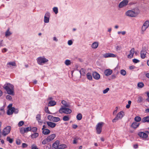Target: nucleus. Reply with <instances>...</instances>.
I'll use <instances>...</instances> for the list:
<instances>
[{"label": "nucleus", "instance_id": "9", "mask_svg": "<svg viewBox=\"0 0 149 149\" xmlns=\"http://www.w3.org/2000/svg\"><path fill=\"white\" fill-rule=\"evenodd\" d=\"M50 17V13L49 12H47L44 17V21L45 23H48L49 22Z\"/></svg>", "mask_w": 149, "mask_h": 149}, {"label": "nucleus", "instance_id": "57", "mask_svg": "<svg viewBox=\"0 0 149 149\" xmlns=\"http://www.w3.org/2000/svg\"><path fill=\"white\" fill-rule=\"evenodd\" d=\"M72 41L71 40H69L68 42V44L69 45H71L72 44Z\"/></svg>", "mask_w": 149, "mask_h": 149}, {"label": "nucleus", "instance_id": "28", "mask_svg": "<svg viewBox=\"0 0 149 149\" xmlns=\"http://www.w3.org/2000/svg\"><path fill=\"white\" fill-rule=\"evenodd\" d=\"M85 70L83 68H81L79 70V72L81 75L83 76H85Z\"/></svg>", "mask_w": 149, "mask_h": 149}, {"label": "nucleus", "instance_id": "21", "mask_svg": "<svg viewBox=\"0 0 149 149\" xmlns=\"http://www.w3.org/2000/svg\"><path fill=\"white\" fill-rule=\"evenodd\" d=\"M56 102L54 100L49 101L48 104V105L49 107H53L56 104Z\"/></svg>", "mask_w": 149, "mask_h": 149}, {"label": "nucleus", "instance_id": "52", "mask_svg": "<svg viewBox=\"0 0 149 149\" xmlns=\"http://www.w3.org/2000/svg\"><path fill=\"white\" fill-rule=\"evenodd\" d=\"M6 99L9 100H11L12 99L11 97L9 95H7L6 97Z\"/></svg>", "mask_w": 149, "mask_h": 149}, {"label": "nucleus", "instance_id": "42", "mask_svg": "<svg viewBox=\"0 0 149 149\" xmlns=\"http://www.w3.org/2000/svg\"><path fill=\"white\" fill-rule=\"evenodd\" d=\"M53 11L55 14L58 13V8L57 7H54L53 8Z\"/></svg>", "mask_w": 149, "mask_h": 149}, {"label": "nucleus", "instance_id": "19", "mask_svg": "<svg viewBox=\"0 0 149 149\" xmlns=\"http://www.w3.org/2000/svg\"><path fill=\"white\" fill-rule=\"evenodd\" d=\"M112 70L109 69H107L105 70L104 74L105 75L108 76L111 74L112 73Z\"/></svg>", "mask_w": 149, "mask_h": 149}, {"label": "nucleus", "instance_id": "8", "mask_svg": "<svg viewBox=\"0 0 149 149\" xmlns=\"http://www.w3.org/2000/svg\"><path fill=\"white\" fill-rule=\"evenodd\" d=\"M11 127L10 126H8L5 128L3 130V134L5 136L8 134L10 132Z\"/></svg>", "mask_w": 149, "mask_h": 149}, {"label": "nucleus", "instance_id": "29", "mask_svg": "<svg viewBox=\"0 0 149 149\" xmlns=\"http://www.w3.org/2000/svg\"><path fill=\"white\" fill-rule=\"evenodd\" d=\"M12 33L9 31V29H8L5 32V36L7 37L10 36Z\"/></svg>", "mask_w": 149, "mask_h": 149}, {"label": "nucleus", "instance_id": "2", "mask_svg": "<svg viewBox=\"0 0 149 149\" xmlns=\"http://www.w3.org/2000/svg\"><path fill=\"white\" fill-rule=\"evenodd\" d=\"M139 13V10L138 9L136 8L134 10H127L126 12L125 15L127 16L134 17L136 16Z\"/></svg>", "mask_w": 149, "mask_h": 149}, {"label": "nucleus", "instance_id": "56", "mask_svg": "<svg viewBox=\"0 0 149 149\" xmlns=\"http://www.w3.org/2000/svg\"><path fill=\"white\" fill-rule=\"evenodd\" d=\"M31 149H39L37 146L35 145H33L31 147Z\"/></svg>", "mask_w": 149, "mask_h": 149}, {"label": "nucleus", "instance_id": "43", "mask_svg": "<svg viewBox=\"0 0 149 149\" xmlns=\"http://www.w3.org/2000/svg\"><path fill=\"white\" fill-rule=\"evenodd\" d=\"M36 118L37 120L38 121L39 123H41V122L40 121V120H41V116L40 115L38 114L36 115Z\"/></svg>", "mask_w": 149, "mask_h": 149}, {"label": "nucleus", "instance_id": "10", "mask_svg": "<svg viewBox=\"0 0 149 149\" xmlns=\"http://www.w3.org/2000/svg\"><path fill=\"white\" fill-rule=\"evenodd\" d=\"M149 26V21H146L143 24L142 27V31H145Z\"/></svg>", "mask_w": 149, "mask_h": 149}, {"label": "nucleus", "instance_id": "32", "mask_svg": "<svg viewBox=\"0 0 149 149\" xmlns=\"http://www.w3.org/2000/svg\"><path fill=\"white\" fill-rule=\"evenodd\" d=\"M67 148V146L65 144L60 145L57 149H63Z\"/></svg>", "mask_w": 149, "mask_h": 149}, {"label": "nucleus", "instance_id": "6", "mask_svg": "<svg viewBox=\"0 0 149 149\" xmlns=\"http://www.w3.org/2000/svg\"><path fill=\"white\" fill-rule=\"evenodd\" d=\"M104 124L103 122H100L97 123L96 126V130L97 134H99L102 132V128Z\"/></svg>", "mask_w": 149, "mask_h": 149}, {"label": "nucleus", "instance_id": "7", "mask_svg": "<svg viewBox=\"0 0 149 149\" xmlns=\"http://www.w3.org/2000/svg\"><path fill=\"white\" fill-rule=\"evenodd\" d=\"M147 49L145 47H143L142 48L141 51V57L142 59H144L146 57V55L147 53Z\"/></svg>", "mask_w": 149, "mask_h": 149}, {"label": "nucleus", "instance_id": "13", "mask_svg": "<svg viewBox=\"0 0 149 149\" xmlns=\"http://www.w3.org/2000/svg\"><path fill=\"white\" fill-rule=\"evenodd\" d=\"M92 76L93 78L96 80H98L100 78V74L95 71L93 72Z\"/></svg>", "mask_w": 149, "mask_h": 149}, {"label": "nucleus", "instance_id": "44", "mask_svg": "<svg viewBox=\"0 0 149 149\" xmlns=\"http://www.w3.org/2000/svg\"><path fill=\"white\" fill-rule=\"evenodd\" d=\"M143 100V98L141 96H139L138 97V100H137V102L138 103H141L142 102Z\"/></svg>", "mask_w": 149, "mask_h": 149}, {"label": "nucleus", "instance_id": "12", "mask_svg": "<svg viewBox=\"0 0 149 149\" xmlns=\"http://www.w3.org/2000/svg\"><path fill=\"white\" fill-rule=\"evenodd\" d=\"M128 3V1L127 0H124L120 3L119 5L120 8H122L123 7L127 5Z\"/></svg>", "mask_w": 149, "mask_h": 149}, {"label": "nucleus", "instance_id": "55", "mask_svg": "<svg viewBox=\"0 0 149 149\" xmlns=\"http://www.w3.org/2000/svg\"><path fill=\"white\" fill-rule=\"evenodd\" d=\"M133 62L135 63H137L139 62V61L136 59H134L132 60Z\"/></svg>", "mask_w": 149, "mask_h": 149}, {"label": "nucleus", "instance_id": "30", "mask_svg": "<svg viewBox=\"0 0 149 149\" xmlns=\"http://www.w3.org/2000/svg\"><path fill=\"white\" fill-rule=\"evenodd\" d=\"M61 103L63 104L65 107H69V104L65 100H62L61 102Z\"/></svg>", "mask_w": 149, "mask_h": 149}, {"label": "nucleus", "instance_id": "59", "mask_svg": "<svg viewBox=\"0 0 149 149\" xmlns=\"http://www.w3.org/2000/svg\"><path fill=\"white\" fill-rule=\"evenodd\" d=\"M28 146V145L25 143H23L22 144V147L25 148L26 147Z\"/></svg>", "mask_w": 149, "mask_h": 149}, {"label": "nucleus", "instance_id": "33", "mask_svg": "<svg viewBox=\"0 0 149 149\" xmlns=\"http://www.w3.org/2000/svg\"><path fill=\"white\" fill-rule=\"evenodd\" d=\"M87 79L89 80H91L92 79V76L91 73L88 72L86 75Z\"/></svg>", "mask_w": 149, "mask_h": 149}, {"label": "nucleus", "instance_id": "38", "mask_svg": "<svg viewBox=\"0 0 149 149\" xmlns=\"http://www.w3.org/2000/svg\"><path fill=\"white\" fill-rule=\"evenodd\" d=\"M69 119H70V118H69V116H64L63 118V120L64 121H68L69 120Z\"/></svg>", "mask_w": 149, "mask_h": 149}, {"label": "nucleus", "instance_id": "60", "mask_svg": "<svg viewBox=\"0 0 149 149\" xmlns=\"http://www.w3.org/2000/svg\"><path fill=\"white\" fill-rule=\"evenodd\" d=\"M8 50V49L6 48H4L2 50V52L3 53H4L6 52Z\"/></svg>", "mask_w": 149, "mask_h": 149}, {"label": "nucleus", "instance_id": "26", "mask_svg": "<svg viewBox=\"0 0 149 149\" xmlns=\"http://www.w3.org/2000/svg\"><path fill=\"white\" fill-rule=\"evenodd\" d=\"M98 46V43L97 42H95L93 43L91 45L92 48L95 49L97 48Z\"/></svg>", "mask_w": 149, "mask_h": 149}, {"label": "nucleus", "instance_id": "46", "mask_svg": "<svg viewBox=\"0 0 149 149\" xmlns=\"http://www.w3.org/2000/svg\"><path fill=\"white\" fill-rule=\"evenodd\" d=\"M110 89L109 88H107L105 89L103 91V94H106L108 92V91H109Z\"/></svg>", "mask_w": 149, "mask_h": 149}, {"label": "nucleus", "instance_id": "23", "mask_svg": "<svg viewBox=\"0 0 149 149\" xmlns=\"http://www.w3.org/2000/svg\"><path fill=\"white\" fill-rule=\"evenodd\" d=\"M142 123H149V116H147L143 118L141 120Z\"/></svg>", "mask_w": 149, "mask_h": 149}, {"label": "nucleus", "instance_id": "24", "mask_svg": "<svg viewBox=\"0 0 149 149\" xmlns=\"http://www.w3.org/2000/svg\"><path fill=\"white\" fill-rule=\"evenodd\" d=\"M13 109H14V107L9 108L7 112V114L8 115H12L13 113Z\"/></svg>", "mask_w": 149, "mask_h": 149}, {"label": "nucleus", "instance_id": "34", "mask_svg": "<svg viewBox=\"0 0 149 149\" xmlns=\"http://www.w3.org/2000/svg\"><path fill=\"white\" fill-rule=\"evenodd\" d=\"M64 63L66 65L68 66L71 64V62L70 60L68 59H66Z\"/></svg>", "mask_w": 149, "mask_h": 149}, {"label": "nucleus", "instance_id": "31", "mask_svg": "<svg viewBox=\"0 0 149 149\" xmlns=\"http://www.w3.org/2000/svg\"><path fill=\"white\" fill-rule=\"evenodd\" d=\"M134 120L136 122H139L141 121V118L139 116H136L134 118Z\"/></svg>", "mask_w": 149, "mask_h": 149}, {"label": "nucleus", "instance_id": "54", "mask_svg": "<svg viewBox=\"0 0 149 149\" xmlns=\"http://www.w3.org/2000/svg\"><path fill=\"white\" fill-rule=\"evenodd\" d=\"M13 112L15 114L17 113L18 112V109H15L14 107V109H13Z\"/></svg>", "mask_w": 149, "mask_h": 149}, {"label": "nucleus", "instance_id": "40", "mask_svg": "<svg viewBox=\"0 0 149 149\" xmlns=\"http://www.w3.org/2000/svg\"><path fill=\"white\" fill-rule=\"evenodd\" d=\"M144 84L142 82H140L138 83L137 84L138 86L140 88H142L144 86Z\"/></svg>", "mask_w": 149, "mask_h": 149}, {"label": "nucleus", "instance_id": "11", "mask_svg": "<svg viewBox=\"0 0 149 149\" xmlns=\"http://www.w3.org/2000/svg\"><path fill=\"white\" fill-rule=\"evenodd\" d=\"M31 130V128L30 127L26 128H21L20 130V131L21 133H24L30 131Z\"/></svg>", "mask_w": 149, "mask_h": 149}, {"label": "nucleus", "instance_id": "62", "mask_svg": "<svg viewBox=\"0 0 149 149\" xmlns=\"http://www.w3.org/2000/svg\"><path fill=\"white\" fill-rule=\"evenodd\" d=\"M53 98L52 97H49L47 99V101H51V100H53Z\"/></svg>", "mask_w": 149, "mask_h": 149}, {"label": "nucleus", "instance_id": "63", "mask_svg": "<svg viewBox=\"0 0 149 149\" xmlns=\"http://www.w3.org/2000/svg\"><path fill=\"white\" fill-rule=\"evenodd\" d=\"M146 76L149 79V73H148L146 74Z\"/></svg>", "mask_w": 149, "mask_h": 149}, {"label": "nucleus", "instance_id": "37", "mask_svg": "<svg viewBox=\"0 0 149 149\" xmlns=\"http://www.w3.org/2000/svg\"><path fill=\"white\" fill-rule=\"evenodd\" d=\"M7 141L9 142L10 143H12L13 141V139H11L10 137L8 136L6 138Z\"/></svg>", "mask_w": 149, "mask_h": 149}, {"label": "nucleus", "instance_id": "48", "mask_svg": "<svg viewBox=\"0 0 149 149\" xmlns=\"http://www.w3.org/2000/svg\"><path fill=\"white\" fill-rule=\"evenodd\" d=\"M53 118L54 116L51 115H49L48 116V119L51 121H53Z\"/></svg>", "mask_w": 149, "mask_h": 149}, {"label": "nucleus", "instance_id": "36", "mask_svg": "<svg viewBox=\"0 0 149 149\" xmlns=\"http://www.w3.org/2000/svg\"><path fill=\"white\" fill-rule=\"evenodd\" d=\"M39 134L37 133H35L31 135V137L32 138H35L38 136Z\"/></svg>", "mask_w": 149, "mask_h": 149}, {"label": "nucleus", "instance_id": "58", "mask_svg": "<svg viewBox=\"0 0 149 149\" xmlns=\"http://www.w3.org/2000/svg\"><path fill=\"white\" fill-rule=\"evenodd\" d=\"M117 50H120L121 49V47L120 46H118L116 47Z\"/></svg>", "mask_w": 149, "mask_h": 149}, {"label": "nucleus", "instance_id": "53", "mask_svg": "<svg viewBox=\"0 0 149 149\" xmlns=\"http://www.w3.org/2000/svg\"><path fill=\"white\" fill-rule=\"evenodd\" d=\"M21 143V141L19 139H17L16 141V143L17 145H19Z\"/></svg>", "mask_w": 149, "mask_h": 149}, {"label": "nucleus", "instance_id": "39", "mask_svg": "<svg viewBox=\"0 0 149 149\" xmlns=\"http://www.w3.org/2000/svg\"><path fill=\"white\" fill-rule=\"evenodd\" d=\"M60 120V118L58 117H54L52 121L54 122H57Z\"/></svg>", "mask_w": 149, "mask_h": 149}, {"label": "nucleus", "instance_id": "35", "mask_svg": "<svg viewBox=\"0 0 149 149\" xmlns=\"http://www.w3.org/2000/svg\"><path fill=\"white\" fill-rule=\"evenodd\" d=\"M76 117L78 120H81L82 118V115L81 113H79L77 116Z\"/></svg>", "mask_w": 149, "mask_h": 149}, {"label": "nucleus", "instance_id": "1", "mask_svg": "<svg viewBox=\"0 0 149 149\" xmlns=\"http://www.w3.org/2000/svg\"><path fill=\"white\" fill-rule=\"evenodd\" d=\"M3 87L6 91L8 94L12 95H15L14 87L13 85L8 83H6Z\"/></svg>", "mask_w": 149, "mask_h": 149}, {"label": "nucleus", "instance_id": "49", "mask_svg": "<svg viewBox=\"0 0 149 149\" xmlns=\"http://www.w3.org/2000/svg\"><path fill=\"white\" fill-rule=\"evenodd\" d=\"M37 128L36 127H32V128H31V130L33 132H36L37 131Z\"/></svg>", "mask_w": 149, "mask_h": 149}, {"label": "nucleus", "instance_id": "45", "mask_svg": "<svg viewBox=\"0 0 149 149\" xmlns=\"http://www.w3.org/2000/svg\"><path fill=\"white\" fill-rule=\"evenodd\" d=\"M80 139L79 138L76 137L75 138H74V139L73 143L74 144H76L77 143V141L78 140Z\"/></svg>", "mask_w": 149, "mask_h": 149}, {"label": "nucleus", "instance_id": "15", "mask_svg": "<svg viewBox=\"0 0 149 149\" xmlns=\"http://www.w3.org/2000/svg\"><path fill=\"white\" fill-rule=\"evenodd\" d=\"M59 145V141L57 140L53 144L52 148L53 149H57Z\"/></svg>", "mask_w": 149, "mask_h": 149}, {"label": "nucleus", "instance_id": "25", "mask_svg": "<svg viewBox=\"0 0 149 149\" xmlns=\"http://www.w3.org/2000/svg\"><path fill=\"white\" fill-rule=\"evenodd\" d=\"M139 123L136 122H134L132 124L131 127L134 129H136L139 126Z\"/></svg>", "mask_w": 149, "mask_h": 149}, {"label": "nucleus", "instance_id": "16", "mask_svg": "<svg viewBox=\"0 0 149 149\" xmlns=\"http://www.w3.org/2000/svg\"><path fill=\"white\" fill-rule=\"evenodd\" d=\"M55 137L56 135L53 134L48 136L46 138L48 141L49 142L53 140Z\"/></svg>", "mask_w": 149, "mask_h": 149}, {"label": "nucleus", "instance_id": "64", "mask_svg": "<svg viewBox=\"0 0 149 149\" xmlns=\"http://www.w3.org/2000/svg\"><path fill=\"white\" fill-rule=\"evenodd\" d=\"M146 94L147 95L148 97V98H149V92H147L146 93Z\"/></svg>", "mask_w": 149, "mask_h": 149}, {"label": "nucleus", "instance_id": "14", "mask_svg": "<svg viewBox=\"0 0 149 149\" xmlns=\"http://www.w3.org/2000/svg\"><path fill=\"white\" fill-rule=\"evenodd\" d=\"M135 53V49L134 48H132L130 52V54L127 56L128 58H133L134 54Z\"/></svg>", "mask_w": 149, "mask_h": 149}, {"label": "nucleus", "instance_id": "50", "mask_svg": "<svg viewBox=\"0 0 149 149\" xmlns=\"http://www.w3.org/2000/svg\"><path fill=\"white\" fill-rule=\"evenodd\" d=\"M47 142H49L47 141V138L44 140L42 142V143L43 145H45L47 143Z\"/></svg>", "mask_w": 149, "mask_h": 149}, {"label": "nucleus", "instance_id": "3", "mask_svg": "<svg viewBox=\"0 0 149 149\" xmlns=\"http://www.w3.org/2000/svg\"><path fill=\"white\" fill-rule=\"evenodd\" d=\"M37 63L39 65H42L45 64L49 61L48 60L45 58L44 56H40L36 59Z\"/></svg>", "mask_w": 149, "mask_h": 149}, {"label": "nucleus", "instance_id": "18", "mask_svg": "<svg viewBox=\"0 0 149 149\" xmlns=\"http://www.w3.org/2000/svg\"><path fill=\"white\" fill-rule=\"evenodd\" d=\"M116 56L115 55L112 53H107L103 55V57L104 58L115 57Z\"/></svg>", "mask_w": 149, "mask_h": 149}, {"label": "nucleus", "instance_id": "41", "mask_svg": "<svg viewBox=\"0 0 149 149\" xmlns=\"http://www.w3.org/2000/svg\"><path fill=\"white\" fill-rule=\"evenodd\" d=\"M120 74L123 75L125 76L126 74V71L124 70H121L120 71Z\"/></svg>", "mask_w": 149, "mask_h": 149}, {"label": "nucleus", "instance_id": "61", "mask_svg": "<svg viewBox=\"0 0 149 149\" xmlns=\"http://www.w3.org/2000/svg\"><path fill=\"white\" fill-rule=\"evenodd\" d=\"M78 127V126L77 125L74 124L72 125V127L74 129H76Z\"/></svg>", "mask_w": 149, "mask_h": 149}, {"label": "nucleus", "instance_id": "51", "mask_svg": "<svg viewBox=\"0 0 149 149\" xmlns=\"http://www.w3.org/2000/svg\"><path fill=\"white\" fill-rule=\"evenodd\" d=\"M24 124V122L23 121H21L18 123V126L19 127H20L22 126Z\"/></svg>", "mask_w": 149, "mask_h": 149}, {"label": "nucleus", "instance_id": "5", "mask_svg": "<svg viewBox=\"0 0 149 149\" xmlns=\"http://www.w3.org/2000/svg\"><path fill=\"white\" fill-rule=\"evenodd\" d=\"M59 112L61 113H64L66 114H70L72 112V110L69 108H66L62 107L60 108L59 110Z\"/></svg>", "mask_w": 149, "mask_h": 149}, {"label": "nucleus", "instance_id": "20", "mask_svg": "<svg viewBox=\"0 0 149 149\" xmlns=\"http://www.w3.org/2000/svg\"><path fill=\"white\" fill-rule=\"evenodd\" d=\"M12 66H16V64L15 62H9L7 64V66L8 68H10Z\"/></svg>", "mask_w": 149, "mask_h": 149}, {"label": "nucleus", "instance_id": "4", "mask_svg": "<svg viewBox=\"0 0 149 149\" xmlns=\"http://www.w3.org/2000/svg\"><path fill=\"white\" fill-rule=\"evenodd\" d=\"M124 115V112L123 111H120L117 114L116 117L112 120V122H116L118 120L121 119Z\"/></svg>", "mask_w": 149, "mask_h": 149}, {"label": "nucleus", "instance_id": "17", "mask_svg": "<svg viewBox=\"0 0 149 149\" xmlns=\"http://www.w3.org/2000/svg\"><path fill=\"white\" fill-rule=\"evenodd\" d=\"M138 135L140 137L146 139L148 137V135L145 133L141 132L138 133Z\"/></svg>", "mask_w": 149, "mask_h": 149}, {"label": "nucleus", "instance_id": "22", "mask_svg": "<svg viewBox=\"0 0 149 149\" xmlns=\"http://www.w3.org/2000/svg\"><path fill=\"white\" fill-rule=\"evenodd\" d=\"M47 123L48 126L51 128L54 127L56 125V123L48 121L47 122Z\"/></svg>", "mask_w": 149, "mask_h": 149}, {"label": "nucleus", "instance_id": "27", "mask_svg": "<svg viewBox=\"0 0 149 149\" xmlns=\"http://www.w3.org/2000/svg\"><path fill=\"white\" fill-rule=\"evenodd\" d=\"M50 133V131L47 129H45L42 130V133L45 135H47Z\"/></svg>", "mask_w": 149, "mask_h": 149}, {"label": "nucleus", "instance_id": "47", "mask_svg": "<svg viewBox=\"0 0 149 149\" xmlns=\"http://www.w3.org/2000/svg\"><path fill=\"white\" fill-rule=\"evenodd\" d=\"M45 111L46 113L49 114H50L51 113L49 110L48 108L47 107H46L45 109Z\"/></svg>", "mask_w": 149, "mask_h": 149}]
</instances>
